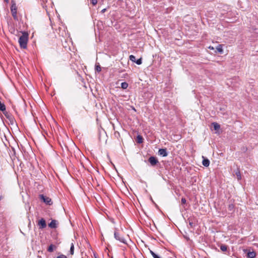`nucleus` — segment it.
Masks as SVG:
<instances>
[{
	"mask_svg": "<svg viewBox=\"0 0 258 258\" xmlns=\"http://www.w3.org/2000/svg\"><path fill=\"white\" fill-rule=\"evenodd\" d=\"M212 125L213 127L214 130H215V131H218L220 128V125L218 123L215 122H213L212 123Z\"/></svg>",
	"mask_w": 258,
	"mask_h": 258,
	"instance_id": "ddd939ff",
	"label": "nucleus"
},
{
	"mask_svg": "<svg viewBox=\"0 0 258 258\" xmlns=\"http://www.w3.org/2000/svg\"><path fill=\"white\" fill-rule=\"evenodd\" d=\"M0 110L2 111H4L6 110V106L5 105L4 103H2L0 101Z\"/></svg>",
	"mask_w": 258,
	"mask_h": 258,
	"instance_id": "a211bd4d",
	"label": "nucleus"
},
{
	"mask_svg": "<svg viewBox=\"0 0 258 258\" xmlns=\"http://www.w3.org/2000/svg\"><path fill=\"white\" fill-rule=\"evenodd\" d=\"M154 258H161L158 255H157V254H156V255H154L153 256Z\"/></svg>",
	"mask_w": 258,
	"mask_h": 258,
	"instance_id": "c756f323",
	"label": "nucleus"
},
{
	"mask_svg": "<svg viewBox=\"0 0 258 258\" xmlns=\"http://www.w3.org/2000/svg\"><path fill=\"white\" fill-rule=\"evenodd\" d=\"M57 248V246L54 244H50L47 248V251L49 252H52Z\"/></svg>",
	"mask_w": 258,
	"mask_h": 258,
	"instance_id": "9b49d317",
	"label": "nucleus"
},
{
	"mask_svg": "<svg viewBox=\"0 0 258 258\" xmlns=\"http://www.w3.org/2000/svg\"><path fill=\"white\" fill-rule=\"evenodd\" d=\"M22 35L19 37V43L21 48L26 49L27 47L29 34L27 32H21Z\"/></svg>",
	"mask_w": 258,
	"mask_h": 258,
	"instance_id": "f257e3e1",
	"label": "nucleus"
},
{
	"mask_svg": "<svg viewBox=\"0 0 258 258\" xmlns=\"http://www.w3.org/2000/svg\"><path fill=\"white\" fill-rule=\"evenodd\" d=\"M91 3L93 5L95 6L97 4V0H90Z\"/></svg>",
	"mask_w": 258,
	"mask_h": 258,
	"instance_id": "393cba45",
	"label": "nucleus"
},
{
	"mask_svg": "<svg viewBox=\"0 0 258 258\" xmlns=\"http://www.w3.org/2000/svg\"><path fill=\"white\" fill-rule=\"evenodd\" d=\"M94 256L95 258H98V256L96 253H94Z\"/></svg>",
	"mask_w": 258,
	"mask_h": 258,
	"instance_id": "473e14b6",
	"label": "nucleus"
},
{
	"mask_svg": "<svg viewBox=\"0 0 258 258\" xmlns=\"http://www.w3.org/2000/svg\"><path fill=\"white\" fill-rule=\"evenodd\" d=\"M202 158L203 159L202 161L203 165L205 167H208L210 163V160L208 158H206L204 156H202Z\"/></svg>",
	"mask_w": 258,
	"mask_h": 258,
	"instance_id": "1a4fd4ad",
	"label": "nucleus"
},
{
	"mask_svg": "<svg viewBox=\"0 0 258 258\" xmlns=\"http://www.w3.org/2000/svg\"><path fill=\"white\" fill-rule=\"evenodd\" d=\"M158 154L163 157H166L168 156V153L166 148L160 149L158 150Z\"/></svg>",
	"mask_w": 258,
	"mask_h": 258,
	"instance_id": "6e6552de",
	"label": "nucleus"
},
{
	"mask_svg": "<svg viewBox=\"0 0 258 258\" xmlns=\"http://www.w3.org/2000/svg\"><path fill=\"white\" fill-rule=\"evenodd\" d=\"M130 59L133 62H135L136 60V57L134 55H131L130 56Z\"/></svg>",
	"mask_w": 258,
	"mask_h": 258,
	"instance_id": "4be33fe9",
	"label": "nucleus"
},
{
	"mask_svg": "<svg viewBox=\"0 0 258 258\" xmlns=\"http://www.w3.org/2000/svg\"><path fill=\"white\" fill-rule=\"evenodd\" d=\"M149 250H150V253L153 256V257L154 256V255H156V253L154 251H153L152 250L149 249Z\"/></svg>",
	"mask_w": 258,
	"mask_h": 258,
	"instance_id": "c85d7f7f",
	"label": "nucleus"
},
{
	"mask_svg": "<svg viewBox=\"0 0 258 258\" xmlns=\"http://www.w3.org/2000/svg\"><path fill=\"white\" fill-rule=\"evenodd\" d=\"M149 250H150V253L153 256V257L154 256V255H156V253L154 251H153L152 250L149 249Z\"/></svg>",
	"mask_w": 258,
	"mask_h": 258,
	"instance_id": "cd10ccee",
	"label": "nucleus"
},
{
	"mask_svg": "<svg viewBox=\"0 0 258 258\" xmlns=\"http://www.w3.org/2000/svg\"><path fill=\"white\" fill-rule=\"evenodd\" d=\"M137 142L141 144L143 142V138L141 135H138L137 137Z\"/></svg>",
	"mask_w": 258,
	"mask_h": 258,
	"instance_id": "4468645a",
	"label": "nucleus"
},
{
	"mask_svg": "<svg viewBox=\"0 0 258 258\" xmlns=\"http://www.w3.org/2000/svg\"><path fill=\"white\" fill-rule=\"evenodd\" d=\"M148 161L149 162L150 164L153 166H155L159 162L157 158L154 156H151L149 158Z\"/></svg>",
	"mask_w": 258,
	"mask_h": 258,
	"instance_id": "423d86ee",
	"label": "nucleus"
},
{
	"mask_svg": "<svg viewBox=\"0 0 258 258\" xmlns=\"http://www.w3.org/2000/svg\"><path fill=\"white\" fill-rule=\"evenodd\" d=\"M95 71L98 73H100L101 71V67L99 63H96L95 64Z\"/></svg>",
	"mask_w": 258,
	"mask_h": 258,
	"instance_id": "2eb2a0df",
	"label": "nucleus"
},
{
	"mask_svg": "<svg viewBox=\"0 0 258 258\" xmlns=\"http://www.w3.org/2000/svg\"><path fill=\"white\" fill-rule=\"evenodd\" d=\"M39 198L41 200H42L44 203L48 205H51L52 204V202L51 199L49 197H46L43 195H40Z\"/></svg>",
	"mask_w": 258,
	"mask_h": 258,
	"instance_id": "20e7f679",
	"label": "nucleus"
},
{
	"mask_svg": "<svg viewBox=\"0 0 258 258\" xmlns=\"http://www.w3.org/2000/svg\"><path fill=\"white\" fill-rule=\"evenodd\" d=\"M220 249L222 251H226L227 250V246L226 245H225V244H222L220 246Z\"/></svg>",
	"mask_w": 258,
	"mask_h": 258,
	"instance_id": "aec40b11",
	"label": "nucleus"
},
{
	"mask_svg": "<svg viewBox=\"0 0 258 258\" xmlns=\"http://www.w3.org/2000/svg\"><path fill=\"white\" fill-rule=\"evenodd\" d=\"M39 229H43L46 227V223L43 218H41L38 222L37 224Z\"/></svg>",
	"mask_w": 258,
	"mask_h": 258,
	"instance_id": "39448f33",
	"label": "nucleus"
},
{
	"mask_svg": "<svg viewBox=\"0 0 258 258\" xmlns=\"http://www.w3.org/2000/svg\"><path fill=\"white\" fill-rule=\"evenodd\" d=\"M135 62H136L137 64H139V65L141 64L142 63V58H140L136 60Z\"/></svg>",
	"mask_w": 258,
	"mask_h": 258,
	"instance_id": "5701e85b",
	"label": "nucleus"
},
{
	"mask_svg": "<svg viewBox=\"0 0 258 258\" xmlns=\"http://www.w3.org/2000/svg\"><path fill=\"white\" fill-rule=\"evenodd\" d=\"M189 224L191 227H193V223L192 222H189Z\"/></svg>",
	"mask_w": 258,
	"mask_h": 258,
	"instance_id": "7c9ffc66",
	"label": "nucleus"
},
{
	"mask_svg": "<svg viewBox=\"0 0 258 258\" xmlns=\"http://www.w3.org/2000/svg\"><path fill=\"white\" fill-rule=\"evenodd\" d=\"M216 49L217 50L218 52L222 53L223 51V48H222V46L221 45H218L217 47H216Z\"/></svg>",
	"mask_w": 258,
	"mask_h": 258,
	"instance_id": "dca6fc26",
	"label": "nucleus"
},
{
	"mask_svg": "<svg viewBox=\"0 0 258 258\" xmlns=\"http://www.w3.org/2000/svg\"><path fill=\"white\" fill-rule=\"evenodd\" d=\"M11 3L12 4L10 9L12 13V15L15 20H18V17L17 15V7L16 6V4L15 1L13 0L12 1Z\"/></svg>",
	"mask_w": 258,
	"mask_h": 258,
	"instance_id": "7ed1b4c3",
	"label": "nucleus"
},
{
	"mask_svg": "<svg viewBox=\"0 0 258 258\" xmlns=\"http://www.w3.org/2000/svg\"><path fill=\"white\" fill-rule=\"evenodd\" d=\"M4 1L7 4L9 3V0H4Z\"/></svg>",
	"mask_w": 258,
	"mask_h": 258,
	"instance_id": "72a5a7b5",
	"label": "nucleus"
},
{
	"mask_svg": "<svg viewBox=\"0 0 258 258\" xmlns=\"http://www.w3.org/2000/svg\"><path fill=\"white\" fill-rule=\"evenodd\" d=\"M114 237L120 242L127 244V241L124 237L121 234L117 228H115L114 232Z\"/></svg>",
	"mask_w": 258,
	"mask_h": 258,
	"instance_id": "f03ea898",
	"label": "nucleus"
},
{
	"mask_svg": "<svg viewBox=\"0 0 258 258\" xmlns=\"http://www.w3.org/2000/svg\"><path fill=\"white\" fill-rule=\"evenodd\" d=\"M56 258H68L67 256L63 254H60L59 255H58Z\"/></svg>",
	"mask_w": 258,
	"mask_h": 258,
	"instance_id": "b1692460",
	"label": "nucleus"
},
{
	"mask_svg": "<svg viewBox=\"0 0 258 258\" xmlns=\"http://www.w3.org/2000/svg\"><path fill=\"white\" fill-rule=\"evenodd\" d=\"M48 226L51 228H56L57 227V221L55 220H52L48 224Z\"/></svg>",
	"mask_w": 258,
	"mask_h": 258,
	"instance_id": "9d476101",
	"label": "nucleus"
},
{
	"mask_svg": "<svg viewBox=\"0 0 258 258\" xmlns=\"http://www.w3.org/2000/svg\"><path fill=\"white\" fill-rule=\"evenodd\" d=\"M234 208H235L234 205L233 204H230L228 205V210L230 211H233L234 210Z\"/></svg>",
	"mask_w": 258,
	"mask_h": 258,
	"instance_id": "6ab92c4d",
	"label": "nucleus"
},
{
	"mask_svg": "<svg viewBox=\"0 0 258 258\" xmlns=\"http://www.w3.org/2000/svg\"><path fill=\"white\" fill-rule=\"evenodd\" d=\"M2 199H3V197H2V196H0V201H1V200H2Z\"/></svg>",
	"mask_w": 258,
	"mask_h": 258,
	"instance_id": "f704fd0d",
	"label": "nucleus"
},
{
	"mask_svg": "<svg viewBox=\"0 0 258 258\" xmlns=\"http://www.w3.org/2000/svg\"><path fill=\"white\" fill-rule=\"evenodd\" d=\"M238 180H240L241 178L240 172H236V173Z\"/></svg>",
	"mask_w": 258,
	"mask_h": 258,
	"instance_id": "a878e982",
	"label": "nucleus"
},
{
	"mask_svg": "<svg viewBox=\"0 0 258 258\" xmlns=\"http://www.w3.org/2000/svg\"><path fill=\"white\" fill-rule=\"evenodd\" d=\"M70 252L71 254H72V255H73L74 253V245L73 243L71 244Z\"/></svg>",
	"mask_w": 258,
	"mask_h": 258,
	"instance_id": "412c9836",
	"label": "nucleus"
},
{
	"mask_svg": "<svg viewBox=\"0 0 258 258\" xmlns=\"http://www.w3.org/2000/svg\"><path fill=\"white\" fill-rule=\"evenodd\" d=\"M256 256V253L254 251H249L247 253V256L248 258H254Z\"/></svg>",
	"mask_w": 258,
	"mask_h": 258,
	"instance_id": "f8f14e48",
	"label": "nucleus"
},
{
	"mask_svg": "<svg viewBox=\"0 0 258 258\" xmlns=\"http://www.w3.org/2000/svg\"><path fill=\"white\" fill-rule=\"evenodd\" d=\"M186 200L185 198H182L181 200V202L182 204H185L186 203Z\"/></svg>",
	"mask_w": 258,
	"mask_h": 258,
	"instance_id": "bb28decb",
	"label": "nucleus"
},
{
	"mask_svg": "<svg viewBox=\"0 0 258 258\" xmlns=\"http://www.w3.org/2000/svg\"><path fill=\"white\" fill-rule=\"evenodd\" d=\"M4 113L5 114V115L6 117H7V118L10 121V123L11 125H14V124H16V120H15L14 117L12 115H9V114H6L5 113V112H4Z\"/></svg>",
	"mask_w": 258,
	"mask_h": 258,
	"instance_id": "0eeeda50",
	"label": "nucleus"
},
{
	"mask_svg": "<svg viewBox=\"0 0 258 258\" xmlns=\"http://www.w3.org/2000/svg\"><path fill=\"white\" fill-rule=\"evenodd\" d=\"M151 200L152 202L154 203V202L153 199H152V198H151Z\"/></svg>",
	"mask_w": 258,
	"mask_h": 258,
	"instance_id": "c9c22d12",
	"label": "nucleus"
},
{
	"mask_svg": "<svg viewBox=\"0 0 258 258\" xmlns=\"http://www.w3.org/2000/svg\"><path fill=\"white\" fill-rule=\"evenodd\" d=\"M128 84L124 82H122L121 84V88H122L123 89H126L127 87H128Z\"/></svg>",
	"mask_w": 258,
	"mask_h": 258,
	"instance_id": "f3484780",
	"label": "nucleus"
},
{
	"mask_svg": "<svg viewBox=\"0 0 258 258\" xmlns=\"http://www.w3.org/2000/svg\"><path fill=\"white\" fill-rule=\"evenodd\" d=\"M106 9H104L101 10V13H105L106 12Z\"/></svg>",
	"mask_w": 258,
	"mask_h": 258,
	"instance_id": "2f4dec72",
	"label": "nucleus"
}]
</instances>
